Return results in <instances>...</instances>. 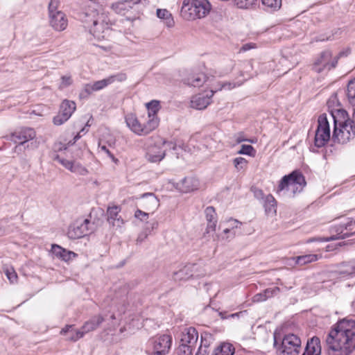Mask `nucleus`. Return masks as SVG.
Returning a JSON list of instances; mask_svg holds the SVG:
<instances>
[{
  "label": "nucleus",
  "instance_id": "50",
  "mask_svg": "<svg viewBox=\"0 0 355 355\" xmlns=\"http://www.w3.org/2000/svg\"><path fill=\"white\" fill-rule=\"evenodd\" d=\"M5 274L10 283H15L17 280V272L12 268H6L5 270Z\"/></svg>",
  "mask_w": 355,
  "mask_h": 355
},
{
  "label": "nucleus",
  "instance_id": "35",
  "mask_svg": "<svg viewBox=\"0 0 355 355\" xmlns=\"http://www.w3.org/2000/svg\"><path fill=\"white\" fill-rule=\"evenodd\" d=\"M157 16L164 20L168 27H172L174 25V20L172 15L166 9H157Z\"/></svg>",
  "mask_w": 355,
  "mask_h": 355
},
{
  "label": "nucleus",
  "instance_id": "64",
  "mask_svg": "<svg viewBox=\"0 0 355 355\" xmlns=\"http://www.w3.org/2000/svg\"><path fill=\"white\" fill-rule=\"evenodd\" d=\"M302 355H313V354H311V353H309L308 351L305 350Z\"/></svg>",
  "mask_w": 355,
  "mask_h": 355
},
{
  "label": "nucleus",
  "instance_id": "42",
  "mask_svg": "<svg viewBox=\"0 0 355 355\" xmlns=\"http://www.w3.org/2000/svg\"><path fill=\"white\" fill-rule=\"evenodd\" d=\"M98 153H103L106 154L110 158L112 159V160L115 164L119 163V159L114 156V155L111 153L109 148L105 144H103L102 141H100L98 143Z\"/></svg>",
  "mask_w": 355,
  "mask_h": 355
},
{
  "label": "nucleus",
  "instance_id": "57",
  "mask_svg": "<svg viewBox=\"0 0 355 355\" xmlns=\"http://www.w3.org/2000/svg\"><path fill=\"white\" fill-rule=\"evenodd\" d=\"M353 223H354V221L352 220H350L349 221H348L347 223H343L342 225H340V227L338 228L336 231V232H338L340 230V233L343 232V229H345L347 230L349 226H351Z\"/></svg>",
  "mask_w": 355,
  "mask_h": 355
},
{
  "label": "nucleus",
  "instance_id": "38",
  "mask_svg": "<svg viewBox=\"0 0 355 355\" xmlns=\"http://www.w3.org/2000/svg\"><path fill=\"white\" fill-rule=\"evenodd\" d=\"M347 96L351 104H355V78L349 80L348 83Z\"/></svg>",
  "mask_w": 355,
  "mask_h": 355
},
{
  "label": "nucleus",
  "instance_id": "54",
  "mask_svg": "<svg viewBox=\"0 0 355 355\" xmlns=\"http://www.w3.org/2000/svg\"><path fill=\"white\" fill-rule=\"evenodd\" d=\"M148 213L143 211L140 209H137L135 213V217L141 220H146L148 218Z\"/></svg>",
  "mask_w": 355,
  "mask_h": 355
},
{
  "label": "nucleus",
  "instance_id": "29",
  "mask_svg": "<svg viewBox=\"0 0 355 355\" xmlns=\"http://www.w3.org/2000/svg\"><path fill=\"white\" fill-rule=\"evenodd\" d=\"M200 182L194 177H187L181 182L180 189L184 193H189L199 189Z\"/></svg>",
  "mask_w": 355,
  "mask_h": 355
},
{
  "label": "nucleus",
  "instance_id": "25",
  "mask_svg": "<svg viewBox=\"0 0 355 355\" xmlns=\"http://www.w3.org/2000/svg\"><path fill=\"white\" fill-rule=\"evenodd\" d=\"M51 252L55 257L64 261H69L77 256L75 252L67 250L56 244L52 245Z\"/></svg>",
  "mask_w": 355,
  "mask_h": 355
},
{
  "label": "nucleus",
  "instance_id": "15",
  "mask_svg": "<svg viewBox=\"0 0 355 355\" xmlns=\"http://www.w3.org/2000/svg\"><path fill=\"white\" fill-rule=\"evenodd\" d=\"M198 268L199 266L196 264H187L178 271L173 272V279L175 282H182L192 277H198L201 275V274L197 273Z\"/></svg>",
  "mask_w": 355,
  "mask_h": 355
},
{
  "label": "nucleus",
  "instance_id": "6",
  "mask_svg": "<svg viewBox=\"0 0 355 355\" xmlns=\"http://www.w3.org/2000/svg\"><path fill=\"white\" fill-rule=\"evenodd\" d=\"M147 352L153 355H166L171 347L172 337L163 334L151 338L148 341Z\"/></svg>",
  "mask_w": 355,
  "mask_h": 355
},
{
  "label": "nucleus",
  "instance_id": "55",
  "mask_svg": "<svg viewBox=\"0 0 355 355\" xmlns=\"http://www.w3.org/2000/svg\"><path fill=\"white\" fill-rule=\"evenodd\" d=\"M266 300H267V297L264 295V292L263 291L261 292V293L256 294L253 297V301L256 302H263V301H265Z\"/></svg>",
  "mask_w": 355,
  "mask_h": 355
},
{
  "label": "nucleus",
  "instance_id": "26",
  "mask_svg": "<svg viewBox=\"0 0 355 355\" xmlns=\"http://www.w3.org/2000/svg\"><path fill=\"white\" fill-rule=\"evenodd\" d=\"M109 85H110V81L108 80V78L94 82L92 83L86 84L84 86L83 92L81 95H84L83 93H85L86 95H89L94 92H97L105 88Z\"/></svg>",
  "mask_w": 355,
  "mask_h": 355
},
{
  "label": "nucleus",
  "instance_id": "17",
  "mask_svg": "<svg viewBox=\"0 0 355 355\" xmlns=\"http://www.w3.org/2000/svg\"><path fill=\"white\" fill-rule=\"evenodd\" d=\"M165 141H161L159 144L150 146L148 148L146 154V159L150 162H158L162 160L166 154Z\"/></svg>",
  "mask_w": 355,
  "mask_h": 355
},
{
  "label": "nucleus",
  "instance_id": "16",
  "mask_svg": "<svg viewBox=\"0 0 355 355\" xmlns=\"http://www.w3.org/2000/svg\"><path fill=\"white\" fill-rule=\"evenodd\" d=\"M214 94L213 87L205 94H198L191 97L190 101V106L196 110H204L211 102V98Z\"/></svg>",
  "mask_w": 355,
  "mask_h": 355
},
{
  "label": "nucleus",
  "instance_id": "48",
  "mask_svg": "<svg viewBox=\"0 0 355 355\" xmlns=\"http://www.w3.org/2000/svg\"><path fill=\"white\" fill-rule=\"evenodd\" d=\"M107 78H108V80L110 81V85H111L116 81L121 83V82L126 80L127 76L124 73H119L117 74L110 76Z\"/></svg>",
  "mask_w": 355,
  "mask_h": 355
},
{
  "label": "nucleus",
  "instance_id": "14",
  "mask_svg": "<svg viewBox=\"0 0 355 355\" xmlns=\"http://www.w3.org/2000/svg\"><path fill=\"white\" fill-rule=\"evenodd\" d=\"M103 321L104 318L101 315L92 317L84 323L82 326V331H76V335L69 336V339L71 341H77L83 338L85 334L96 329Z\"/></svg>",
  "mask_w": 355,
  "mask_h": 355
},
{
  "label": "nucleus",
  "instance_id": "39",
  "mask_svg": "<svg viewBox=\"0 0 355 355\" xmlns=\"http://www.w3.org/2000/svg\"><path fill=\"white\" fill-rule=\"evenodd\" d=\"M318 259L317 254H306L303 256H299L296 257V263L300 265H304L309 263L315 261Z\"/></svg>",
  "mask_w": 355,
  "mask_h": 355
},
{
  "label": "nucleus",
  "instance_id": "51",
  "mask_svg": "<svg viewBox=\"0 0 355 355\" xmlns=\"http://www.w3.org/2000/svg\"><path fill=\"white\" fill-rule=\"evenodd\" d=\"M60 0H50L49 3V15L60 12L58 10Z\"/></svg>",
  "mask_w": 355,
  "mask_h": 355
},
{
  "label": "nucleus",
  "instance_id": "10",
  "mask_svg": "<svg viewBox=\"0 0 355 355\" xmlns=\"http://www.w3.org/2000/svg\"><path fill=\"white\" fill-rule=\"evenodd\" d=\"M354 121L340 124L334 127L332 139L336 142L345 144L348 142L355 136V127L353 125Z\"/></svg>",
  "mask_w": 355,
  "mask_h": 355
},
{
  "label": "nucleus",
  "instance_id": "2",
  "mask_svg": "<svg viewBox=\"0 0 355 355\" xmlns=\"http://www.w3.org/2000/svg\"><path fill=\"white\" fill-rule=\"evenodd\" d=\"M306 184L305 178L302 173L294 171L281 179L277 193L279 195L294 197L296 193H300L303 190Z\"/></svg>",
  "mask_w": 355,
  "mask_h": 355
},
{
  "label": "nucleus",
  "instance_id": "41",
  "mask_svg": "<svg viewBox=\"0 0 355 355\" xmlns=\"http://www.w3.org/2000/svg\"><path fill=\"white\" fill-rule=\"evenodd\" d=\"M349 234H345L343 236H331L329 237H315V238H312V239H309L307 241V243H311V242H314V241L328 242V241H331L337 240L339 239H344L345 237L349 236Z\"/></svg>",
  "mask_w": 355,
  "mask_h": 355
},
{
  "label": "nucleus",
  "instance_id": "27",
  "mask_svg": "<svg viewBox=\"0 0 355 355\" xmlns=\"http://www.w3.org/2000/svg\"><path fill=\"white\" fill-rule=\"evenodd\" d=\"M342 278L349 279L355 277V259L340 264L338 270Z\"/></svg>",
  "mask_w": 355,
  "mask_h": 355
},
{
  "label": "nucleus",
  "instance_id": "60",
  "mask_svg": "<svg viewBox=\"0 0 355 355\" xmlns=\"http://www.w3.org/2000/svg\"><path fill=\"white\" fill-rule=\"evenodd\" d=\"M248 141V139H246L242 135H239L236 137V141L238 144L241 143L243 141ZM248 141L252 142V141H251V140H248Z\"/></svg>",
  "mask_w": 355,
  "mask_h": 355
},
{
  "label": "nucleus",
  "instance_id": "59",
  "mask_svg": "<svg viewBox=\"0 0 355 355\" xmlns=\"http://www.w3.org/2000/svg\"><path fill=\"white\" fill-rule=\"evenodd\" d=\"M148 236V233L146 232H142L140 234L137 239V243H141L144 241Z\"/></svg>",
  "mask_w": 355,
  "mask_h": 355
},
{
  "label": "nucleus",
  "instance_id": "11",
  "mask_svg": "<svg viewBox=\"0 0 355 355\" xmlns=\"http://www.w3.org/2000/svg\"><path fill=\"white\" fill-rule=\"evenodd\" d=\"M98 21L96 25H92L89 29L94 37L101 40L109 35L111 30L108 17L105 13H101Z\"/></svg>",
  "mask_w": 355,
  "mask_h": 355
},
{
  "label": "nucleus",
  "instance_id": "22",
  "mask_svg": "<svg viewBox=\"0 0 355 355\" xmlns=\"http://www.w3.org/2000/svg\"><path fill=\"white\" fill-rule=\"evenodd\" d=\"M159 205V200L153 193H146L141 196V207L149 211L153 212Z\"/></svg>",
  "mask_w": 355,
  "mask_h": 355
},
{
  "label": "nucleus",
  "instance_id": "20",
  "mask_svg": "<svg viewBox=\"0 0 355 355\" xmlns=\"http://www.w3.org/2000/svg\"><path fill=\"white\" fill-rule=\"evenodd\" d=\"M51 26L57 31H62L66 29L68 21L62 12L49 15Z\"/></svg>",
  "mask_w": 355,
  "mask_h": 355
},
{
  "label": "nucleus",
  "instance_id": "43",
  "mask_svg": "<svg viewBox=\"0 0 355 355\" xmlns=\"http://www.w3.org/2000/svg\"><path fill=\"white\" fill-rule=\"evenodd\" d=\"M248 163V161L241 157H238L233 159V164L238 171L244 170L247 167Z\"/></svg>",
  "mask_w": 355,
  "mask_h": 355
},
{
  "label": "nucleus",
  "instance_id": "46",
  "mask_svg": "<svg viewBox=\"0 0 355 355\" xmlns=\"http://www.w3.org/2000/svg\"><path fill=\"white\" fill-rule=\"evenodd\" d=\"M254 152L255 150L252 146L243 144L241 146V149L238 151V154L254 156Z\"/></svg>",
  "mask_w": 355,
  "mask_h": 355
},
{
  "label": "nucleus",
  "instance_id": "44",
  "mask_svg": "<svg viewBox=\"0 0 355 355\" xmlns=\"http://www.w3.org/2000/svg\"><path fill=\"white\" fill-rule=\"evenodd\" d=\"M263 5L272 10H277L282 6V0H261Z\"/></svg>",
  "mask_w": 355,
  "mask_h": 355
},
{
  "label": "nucleus",
  "instance_id": "8",
  "mask_svg": "<svg viewBox=\"0 0 355 355\" xmlns=\"http://www.w3.org/2000/svg\"><path fill=\"white\" fill-rule=\"evenodd\" d=\"M318 128L315 131L314 144L318 148L323 147L330 139V128L327 116L322 114L318 120Z\"/></svg>",
  "mask_w": 355,
  "mask_h": 355
},
{
  "label": "nucleus",
  "instance_id": "40",
  "mask_svg": "<svg viewBox=\"0 0 355 355\" xmlns=\"http://www.w3.org/2000/svg\"><path fill=\"white\" fill-rule=\"evenodd\" d=\"M148 109V116H157V113L159 110V102L158 101H151L146 103Z\"/></svg>",
  "mask_w": 355,
  "mask_h": 355
},
{
  "label": "nucleus",
  "instance_id": "31",
  "mask_svg": "<svg viewBox=\"0 0 355 355\" xmlns=\"http://www.w3.org/2000/svg\"><path fill=\"white\" fill-rule=\"evenodd\" d=\"M235 348L229 343H223L212 351L211 355H234Z\"/></svg>",
  "mask_w": 355,
  "mask_h": 355
},
{
  "label": "nucleus",
  "instance_id": "13",
  "mask_svg": "<svg viewBox=\"0 0 355 355\" xmlns=\"http://www.w3.org/2000/svg\"><path fill=\"white\" fill-rule=\"evenodd\" d=\"M76 103L73 101L64 100L60 105L59 114L53 118V123L60 125L66 122L76 110Z\"/></svg>",
  "mask_w": 355,
  "mask_h": 355
},
{
  "label": "nucleus",
  "instance_id": "3",
  "mask_svg": "<svg viewBox=\"0 0 355 355\" xmlns=\"http://www.w3.org/2000/svg\"><path fill=\"white\" fill-rule=\"evenodd\" d=\"M211 5L207 0H184L181 8V15L191 21L205 17L210 11Z\"/></svg>",
  "mask_w": 355,
  "mask_h": 355
},
{
  "label": "nucleus",
  "instance_id": "24",
  "mask_svg": "<svg viewBox=\"0 0 355 355\" xmlns=\"http://www.w3.org/2000/svg\"><path fill=\"white\" fill-rule=\"evenodd\" d=\"M125 122L128 128L138 135H146L144 134V125L141 124L135 115L129 114L125 116Z\"/></svg>",
  "mask_w": 355,
  "mask_h": 355
},
{
  "label": "nucleus",
  "instance_id": "23",
  "mask_svg": "<svg viewBox=\"0 0 355 355\" xmlns=\"http://www.w3.org/2000/svg\"><path fill=\"white\" fill-rule=\"evenodd\" d=\"M205 214L207 222L205 233H214L216 231L217 224V214L214 207H207L205 210Z\"/></svg>",
  "mask_w": 355,
  "mask_h": 355
},
{
  "label": "nucleus",
  "instance_id": "63",
  "mask_svg": "<svg viewBox=\"0 0 355 355\" xmlns=\"http://www.w3.org/2000/svg\"><path fill=\"white\" fill-rule=\"evenodd\" d=\"M151 229L153 230V229H156L158 226V223L157 221H153L151 224Z\"/></svg>",
  "mask_w": 355,
  "mask_h": 355
},
{
  "label": "nucleus",
  "instance_id": "12",
  "mask_svg": "<svg viewBox=\"0 0 355 355\" xmlns=\"http://www.w3.org/2000/svg\"><path fill=\"white\" fill-rule=\"evenodd\" d=\"M90 224L91 221L87 218L76 220L69 228L67 232L69 238L77 239L87 235L91 230Z\"/></svg>",
  "mask_w": 355,
  "mask_h": 355
},
{
  "label": "nucleus",
  "instance_id": "62",
  "mask_svg": "<svg viewBox=\"0 0 355 355\" xmlns=\"http://www.w3.org/2000/svg\"><path fill=\"white\" fill-rule=\"evenodd\" d=\"M196 355H208V354L206 349H202V346H200Z\"/></svg>",
  "mask_w": 355,
  "mask_h": 355
},
{
  "label": "nucleus",
  "instance_id": "19",
  "mask_svg": "<svg viewBox=\"0 0 355 355\" xmlns=\"http://www.w3.org/2000/svg\"><path fill=\"white\" fill-rule=\"evenodd\" d=\"M53 159L58 161L65 168L68 169L72 173L81 175H85L88 173L87 170L78 162H72L67 160L64 158H61L58 155H56Z\"/></svg>",
  "mask_w": 355,
  "mask_h": 355
},
{
  "label": "nucleus",
  "instance_id": "53",
  "mask_svg": "<svg viewBox=\"0 0 355 355\" xmlns=\"http://www.w3.org/2000/svg\"><path fill=\"white\" fill-rule=\"evenodd\" d=\"M72 83L71 77L69 76H64L61 78V83L60 88L62 89L71 85Z\"/></svg>",
  "mask_w": 355,
  "mask_h": 355
},
{
  "label": "nucleus",
  "instance_id": "18",
  "mask_svg": "<svg viewBox=\"0 0 355 355\" xmlns=\"http://www.w3.org/2000/svg\"><path fill=\"white\" fill-rule=\"evenodd\" d=\"M36 136L34 129L31 128H24L15 131L10 136V139L19 146L23 145L27 141L33 139Z\"/></svg>",
  "mask_w": 355,
  "mask_h": 355
},
{
  "label": "nucleus",
  "instance_id": "9",
  "mask_svg": "<svg viewBox=\"0 0 355 355\" xmlns=\"http://www.w3.org/2000/svg\"><path fill=\"white\" fill-rule=\"evenodd\" d=\"M301 347V340L295 334L286 335L278 349V355H297Z\"/></svg>",
  "mask_w": 355,
  "mask_h": 355
},
{
  "label": "nucleus",
  "instance_id": "5",
  "mask_svg": "<svg viewBox=\"0 0 355 355\" xmlns=\"http://www.w3.org/2000/svg\"><path fill=\"white\" fill-rule=\"evenodd\" d=\"M198 340V334L194 327H186L182 331L180 345L177 349L178 355H193Z\"/></svg>",
  "mask_w": 355,
  "mask_h": 355
},
{
  "label": "nucleus",
  "instance_id": "28",
  "mask_svg": "<svg viewBox=\"0 0 355 355\" xmlns=\"http://www.w3.org/2000/svg\"><path fill=\"white\" fill-rule=\"evenodd\" d=\"M330 114L334 119V127L348 123V121H352V120L349 119L347 112L341 107L330 110Z\"/></svg>",
  "mask_w": 355,
  "mask_h": 355
},
{
  "label": "nucleus",
  "instance_id": "52",
  "mask_svg": "<svg viewBox=\"0 0 355 355\" xmlns=\"http://www.w3.org/2000/svg\"><path fill=\"white\" fill-rule=\"evenodd\" d=\"M279 288L275 286L273 288H269L263 291L264 295L268 298L272 297L275 295H276L279 292Z\"/></svg>",
  "mask_w": 355,
  "mask_h": 355
},
{
  "label": "nucleus",
  "instance_id": "4",
  "mask_svg": "<svg viewBox=\"0 0 355 355\" xmlns=\"http://www.w3.org/2000/svg\"><path fill=\"white\" fill-rule=\"evenodd\" d=\"M104 0H88L86 8L80 13V19L85 24V27L89 28L98 21V16L102 13L105 5Z\"/></svg>",
  "mask_w": 355,
  "mask_h": 355
},
{
  "label": "nucleus",
  "instance_id": "58",
  "mask_svg": "<svg viewBox=\"0 0 355 355\" xmlns=\"http://www.w3.org/2000/svg\"><path fill=\"white\" fill-rule=\"evenodd\" d=\"M85 128L81 129V130L74 137L73 141H69V144L73 145L74 144L77 140H78L81 137L80 133L85 132Z\"/></svg>",
  "mask_w": 355,
  "mask_h": 355
},
{
  "label": "nucleus",
  "instance_id": "36",
  "mask_svg": "<svg viewBox=\"0 0 355 355\" xmlns=\"http://www.w3.org/2000/svg\"><path fill=\"white\" fill-rule=\"evenodd\" d=\"M148 120L144 125V134L148 135L154 130L159 123V119L157 116H148Z\"/></svg>",
  "mask_w": 355,
  "mask_h": 355
},
{
  "label": "nucleus",
  "instance_id": "61",
  "mask_svg": "<svg viewBox=\"0 0 355 355\" xmlns=\"http://www.w3.org/2000/svg\"><path fill=\"white\" fill-rule=\"evenodd\" d=\"M234 67V62L233 60H230L228 64V68L226 69L225 73H228L233 69Z\"/></svg>",
  "mask_w": 355,
  "mask_h": 355
},
{
  "label": "nucleus",
  "instance_id": "7",
  "mask_svg": "<svg viewBox=\"0 0 355 355\" xmlns=\"http://www.w3.org/2000/svg\"><path fill=\"white\" fill-rule=\"evenodd\" d=\"M338 60V56L334 55L331 51H323L315 58L313 64V69L317 73L329 71L336 67Z\"/></svg>",
  "mask_w": 355,
  "mask_h": 355
},
{
  "label": "nucleus",
  "instance_id": "56",
  "mask_svg": "<svg viewBox=\"0 0 355 355\" xmlns=\"http://www.w3.org/2000/svg\"><path fill=\"white\" fill-rule=\"evenodd\" d=\"M256 47V44H254V43H248V44H245L242 46V47L241 48V51H247L248 50H250L252 49H254Z\"/></svg>",
  "mask_w": 355,
  "mask_h": 355
},
{
  "label": "nucleus",
  "instance_id": "37",
  "mask_svg": "<svg viewBox=\"0 0 355 355\" xmlns=\"http://www.w3.org/2000/svg\"><path fill=\"white\" fill-rule=\"evenodd\" d=\"M245 80L238 81V82H225L223 83H219L218 87H216L214 89V93L217 91H220L222 89L230 90L236 87L241 86Z\"/></svg>",
  "mask_w": 355,
  "mask_h": 355
},
{
  "label": "nucleus",
  "instance_id": "1",
  "mask_svg": "<svg viewBox=\"0 0 355 355\" xmlns=\"http://www.w3.org/2000/svg\"><path fill=\"white\" fill-rule=\"evenodd\" d=\"M329 355H350L355 351V321L344 318L332 326L325 339Z\"/></svg>",
  "mask_w": 355,
  "mask_h": 355
},
{
  "label": "nucleus",
  "instance_id": "30",
  "mask_svg": "<svg viewBox=\"0 0 355 355\" xmlns=\"http://www.w3.org/2000/svg\"><path fill=\"white\" fill-rule=\"evenodd\" d=\"M208 81L209 78L203 73L191 75L184 80L187 85L193 87H200Z\"/></svg>",
  "mask_w": 355,
  "mask_h": 355
},
{
  "label": "nucleus",
  "instance_id": "32",
  "mask_svg": "<svg viewBox=\"0 0 355 355\" xmlns=\"http://www.w3.org/2000/svg\"><path fill=\"white\" fill-rule=\"evenodd\" d=\"M306 351L313 355H320L321 353L320 340L318 337H313L307 341Z\"/></svg>",
  "mask_w": 355,
  "mask_h": 355
},
{
  "label": "nucleus",
  "instance_id": "47",
  "mask_svg": "<svg viewBox=\"0 0 355 355\" xmlns=\"http://www.w3.org/2000/svg\"><path fill=\"white\" fill-rule=\"evenodd\" d=\"M76 331H82V328L78 330V329H75L73 328V325H66L65 327H64L61 330L60 334H61L67 335V339L69 340H70L69 339V337L71 336H75L76 335Z\"/></svg>",
  "mask_w": 355,
  "mask_h": 355
},
{
  "label": "nucleus",
  "instance_id": "45",
  "mask_svg": "<svg viewBox=\"0 0 355 355\" xmlns=\"http://www.w3.org/2000/svg\"><path fill=\"white\" fill-rule=\"evenodd\" d=\"M327 105L329 112H330V110H331V109H336V108L340 107V103L337 98V95L336 94L331 95L330 96V98H329V100L327 101Z\"/></svg>",
  "mask_w": 355,
  "mask_h": 355
},
{
  "label": "nucleus",
  "instance_id": "34",
  "mask_svg": "<svg viewBox=\"0 0 355 355\" xmlns=\"http://www.w3.org/2000/svg\"><path fill=\"white\" fill-rule=\"evenodd\" d=\"M132 1L125 0L112 4V8L115 12L120 15H125V11L132 8Z\"/></svg>",
  "mask_w": 355,
  "mask_h": 355
},
{
  "label": "nucleus",
  "instance_id": "49",
  "mask_svg": "<svg viewBox=\"0 0 355 355\" xmlns=\"http://www.w3.org/2000/svg\"><path fill=\"white\" fill-rule=\"evenodd\" d=\"M235 1L239 8L248 9L252 7L257 0H235Z\"/></svg>",
  "mask_w": 355,
  "mask_h": 355
},
{
  "label": "nucleus",
  "instance_id": "21",
  "mask_svg": "<svg viewBox=\"0 0 355 355\" xmlns=\"http://www.w3.org/2000/svg\"><path fill=\"white\" fill-rule=\"evenodd\" d=\"M121 207L119 206L113 205L108 207L107 209V221L110 225L114 227L119 228L124 224V220L119 215Z\"/></svg>",
  "mask_w": 355,
  "mask_h": 355
},
{
  "label": "nucleus",
  "instance_id": "33",
  "mask_svg": "<svg viewBox=\"0 0 355 355\" xmlns=\"http://www.w3.org/2000/svg\"><path fill=\"white\" fill-rule=\"evenodd\" d=\"M264 208L266 214L275 215L277 211V202L275 198L271 195L268 194L266 196L264 200Z\"/></svg>",
  "mask_w": 355,
  "mask_h": 355
}]
</instances>
